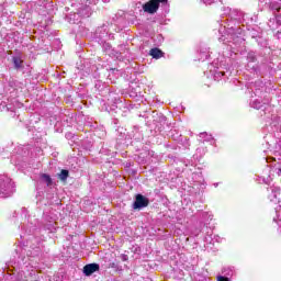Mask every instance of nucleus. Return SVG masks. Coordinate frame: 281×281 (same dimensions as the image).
Wrapping results in <instances>:
<instances>
[{
    "mask_svg": "<svg viewBox=\"0 0 281 281\" xmlns=\"http://www.w3.org/2000/svg\"><path fill=\"white\" fill-rule=\"evenodd\" d=\"M159 4L168 5V0H149L143 4V10L144 12H147V14H157L159 11Z\"/></svg>",
    "mask_w": 281,
    "mask_h": 281,
    "instance_id": "nucleus-1",
    "label": "nucleus"
},
{
    "mask_svg": "<svg viewBox=\"0 0 281 281\" xmlns=\"http://www.w3.org/2000/svg\"><path fill=\"white\" fill-rule=\"evenodd\" d=\"M41 177L45 181L47 187H49L54 183L53 180H52V177L49 175L43 173Z\"/></svg>",
    "mask_w": 281,
    "mask_h": 281,
    "instance_id": "nucleus-7",
    "label": "nucleus"
},
{
    "mask_svg": "<svg viewBox=\"0 0 281 281\" xmlns=\"http://www.w3.org/2000/svg\"><path fill=\"white\" fill-rule=\"evenodd\" d=\"M58 179L65 183L67 179H69V170L63 169L60 173H58Z\"/></svg>",
    "mask_w": 281,
    "mask_h": 281,
    "instance_id": "nucleus-5",
    "label": "nucleus"
},
{
    "mask_svg": "<svg viewBox=\"0 0 281 281\" xmlns=\"http://www.w3.org/2000/svg\"><path fill=\"white\" fill-rule=\"evenodd\" d=\"M148 205H150V200H148V198H146L139 193L135 195V201L133 203V210H142L144 207H148Z\"/></svg>",
    "mask_w": 281,
    "mask_h": 281,
    "instance_id": "nucleus-2",
    "label": "nucleus"
},
{
    "mask_svg": "<svg viewBox=\"0 0 281 281\" xmlns=\"http://www.w3.org/2000/svg\"><path fill=\"white\" fill-rule=\"evenodd\" d=\"M217 281H229V278L223 277V276H218L217 277Z\"/></svg>",
    "mask_w": 281,
    "mask_h": 281,
    "instance_id": "nucleus-8",
    "label": "nucleus"
},
{
    "mask_svg": "<svg viewBox=\"0 0 281 281\" xmlns=\"http://www.w3.org/2000/svg\"><path fill=\"white\" fill-rule=\"evenodd\" d=\"M110 268L111 269H117V263H115V262L110 263Z\"/></svg>",
    "mask_w": 281,
    "mask_h": 281,
    "instance_id": "nucleus-9",
    "label": "nucleus"
},
{
    "mask_svg": "<svg viewBox=\"0 0 281 281\" xmlns=\"http://www.w3.org/2000/svg\"><path fill=\"white\" fill-rule=\"evenodd\" d=\"M12 60L15 69H21V67L23 66V59H21L20 57H13Z\"/></svg>",
    "mask_w": 281,
    "mask_h": 281,
    "instance_id": "nucleus-6",
    "label": "nucleus"
},
{
    "mask_svg": "<svg viewBox=\"0 0 281 281\" xmlns=\"http://www.w3.org/2000/svg\"><path fill=\"white\" fill-rule=\"evenodd\" d=\"M149 56L156 59L164 58V52L159 48H151L149 50Z\"/></svg>",
    "mask_w": 281,
    "mask_h": 281,
    "instance_id": "nucleus-4",
    "label": "nucleus"
},
{
    "mask_svg": "<svg viewBox=\"0 0 281 281\" xmlns=\"http://www.w3.org/2000/svg\"><path fill=\"white\" fill-rule=\"evenodd\" d=\"M97 271H100V265L98 263H88L83 267L85 276H93Z\"/></svg>",
    "mask_w": 281,
    "mask_h": 281,
    "instance_id": "nucleus-3",
    "label": "nucleus"
}]
</instances>
